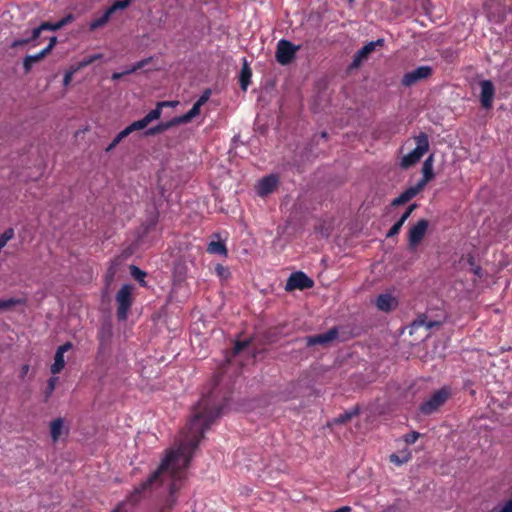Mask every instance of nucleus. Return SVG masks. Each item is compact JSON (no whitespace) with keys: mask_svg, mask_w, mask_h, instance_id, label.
<instances>
[{"mask_svg":"<svg viewBox=\"0 0 512 512\" xmlns=\"http://www.w3.org/2000/svg\"><path fill=\"white\" fill-rule=\"evenodd\" d=\"M402 226H403L402 221L398 220L397 222H395L393 224V226L387 232L386 237L391 238V237L396 236L400 232Z\"/></svg>","mask_w":512,"mask_h":512,"instance_id":"nucleus-40","label":"nucleus"},{"mask_svg":"<svg viewBox=\"0 0 512 512\" xmlns=\"http://www.w3.org/2000/svg\"><path fill=\"white\" fill-rule=\"evenodd\" d=\"M73 20H74V16L72 14H68L56 23L42 22L41 28L43 29V31L44 30L56 31V30L61 29L64 26L68 25Z\"/></svg>","mask_w":512,"mask_h":512,"instance_id":"nucleus-23","label":"nucleus"},{"mask_svg":"<svg viewBox=\"0 0 512 512\" xmlns=\"http://www.w3.org/2000/svg\"><path fill=\"white\" fill-rule=\"evenodd\" d=\"M384 45V39L380 38L376 41H371L365 44L360 50H358L352 60L350 65L351 68L359 67L364 61L367 60L368 56L375 51V49L379 46Z\"/></svg>","mask_w":512,"mask_h":512,"instance_id":"nucleus-10","label":"nucleus"},{"mask_svg":"<svg viewBox=\"0 0 512 512\" xmlns=\"http://www.w3.org/2000/svg\"><path fill=\"white\" fill-rule=\"evenodd\" d=\"M300 46L292 44L290 41L281 39L277 44L275 53L276 60L281 65H287L292 62Z\"/></svg>","mask_w":512,"mask_h":512,"instance_id":"nucleus-6","label":"nucleus"},{"mask_svg":"<svg viewBox=\"0 0 512 512\" xmlns=\"http://www.w3.org/2000/svg\"><path fill=\"white\" fill-rule=\"evenodd\" d=\"M428 221L426 219L418 220L408 231V245L411 250H414L423 240L427 229Z\"/></svg>","mask_w":512,"mask_h":512,"instance_id":"nucleus-9","label":"nucleus"},{"mask_svg":"<svg viewBox=\"0 0 512 512\" xmlns=\"http://www.w3.org/2000/svg\"><path fill=\"white\" fill-rule=\"evenodd\" d=\"M416 147L401 159L400 165L407 169L416 164L429 149L428 136L420 133L416 138Z\"/></svg>","mask_w":512,"mask_h":512,"instance_id":"nucleus-2","label":"nucleus"},{"mask_svg":"<svg viewBox=\"0 0 512 512\" xmlns=\"http://www.w3.org/2000/svg\"><path fill=\"white\" fill-rule=\"evenodd\" d=\"M207 251L211 254H217L224 257L227 256V248L225 243L222 241H211L208 244Z\"/></svg>","mask_w":512,"mask_h":512,"instance_id":"nucleus-32","label":"nucleus"},{"mask_svg":"<svg viewBox=\"0 0 512 512\" xmlns=\"http://www.w3.org/2000/svg\"><path fill=\"white\" fill-rule=\"evenodd\" d=\"M128 6V0H117L98 18L93 19L89 24L90 31H96L104 27L116 14L117 11L123 10Z\"/></svg>","mask_w":512,"mask_h":512,"instance_id":"nucleus-5","label":"nucleus"},{"mask_svg":"<svg viewBox=\"0 0 512 512\" xmlns=\"http://www.w3.org/2000/svg\"><path fill=\"white\" fill-rule=\"evenodd\" d=\"M210 94L211 92L209 89L205 90L196 102L203 106L208 101Z\"/></svg>","mask_w":512,"mask_h":512,"instance_id":"nucleus-45","label":"nucleus"},{"mask_svg":"<svg viewBox=\"0 0 512 512\" xmlns=\"http://www.w3.org/2000/svg\"><path fill=\"white\" fill-rule=\"evenodd\" d=\"M176 126V123H174V119H171L166 122H161L148 130L145 131L146 136H152L156 134H160L165 132L166 130L170 129L171 127Z\"/></svg>","mask_w":512,"mask_h":512,"instance_id":"nucleus-29","label":"nucleus"},{"mask_svg":"<svg viewBox=\"0 0 512 512\" xmlns=\"http://www.w3.org/2000/svg\"><path fill=\"white\" fill-rule=\"evenodd\" d=\"M154 68H155V63H154L153 57H148L141 61L136 62L133 65H130V73L136 72L139 70L151 71Z\"/></svg>","mask_w":512,"mask_h":512,"instance_id":"nucleus-28","label":"nucleus"},{"mask_svg":"<svg viewBox=\"0 0 512 512\" xmlns=\"http://www.w3.org/2000/svg\"><path fill=\"white\" fill-rule=\"evenodd\" d=\"M176 105H178L177 101H162L158 102L154 109H159V112L161 114L163 107H175Z\"/></svg>","mask_w":512,"mask_h":512,"instance_id":"nucleus-42","label":"nucleus"},{"mask_svg":"<svg viewBox=\"0 0 512 512\" xmlns=\"http://www.w3.org/2000/svg\"><path fill=\"white\" fill-rule=\"evenodd\" d=\"M130 277L133 278L139 286L147 288V273L135 265H130Z\"/></svg>","mask_w":512,"mask_h":512,"instance_id":"nucleus-25","label":"nucleus"},{"mask_svg":"<svg viewBox=\"0 0 512 512\" xmlns=\"http://www.w3.org/2000/svg\"><path fill=\"white\" fill-rule=\"evenodd\" d=\"M337 336L338 330L336 328H331L325 333L307 337L306 345L309 347L314 345H324L336 339Z\"/></svg>","mask_w":512,"mask_h":512,"instance_id":"nucleus-13","label":"nucleus"},{"mask_svg":"<svg viewBox=\"0 0 512 512\" xmlns=\"http://www.w3.org/2000/svg\"><path fill=\"white\" fill-rule=\"evenodd\" d=\"M74 72H75L74 70H70L65 73L64 78H63L64 86H67L70 84V82L72 81Z\"/></svg>","mask_w":512,"mask_h":512,"instance_id":"nucleus-48","label":"nucleus"},{"mask_svg":"<svg viewBox=\"0 0 512 512\" xmlns=\"http://www.w3.org/2000/svg\"><path fill=\"white\" fill-rule=\"evenodd\" d=\"M450 389L442 387L433 393L426 401L420 405V411L424 415H430L438 410L449 398Z\"/></svg>","mask_w":512,"mask_h":512,"instance_id":"nucleus-3","label":"nucleus"},{"mask_svg":"<svg viewBox=\"0 0 512 512\" xmlns=\"http://www.w3.org/2000/svg\"><path fill=\"white\" fill-rule=\"evenodd\" d=\"M201 107L202 106L199 103L195 102L188 112L181 116L174 117V123H176V125H179L182 123L190 122L194 117H196L200 113Z\"/></svg>","mask_w":512,"mask_h":512,"instance_id":"nucleus-24","label":"nucleus"},{"mask_svg":"<svg viewBox=\"0 0 512 512\" xmlns=\"http://www.w3.org/2000/svg\"><path fill=\"white\" fill-rule=\"evenodd\" d=\"M432 67L429 65H422L412 71L405 73L401 79V84L404 87H410L419 81L427 79L432 74Z\"/></svg>","mask_w":512,"mask_h":512,"instance_id":"nucleus-7","label":"nucleus"},{"mask_svg":"<svg viewBox=\"0 0 512 512\" xmlns=\"http://www.w3.org/2000/svg\"><path fill=\"white\" fill-rule=\"evenodd\" d=\"M498 512H512V499L508 500Z\"/></svg>","mask_w":512,"mask_h":512,"instance_id":"nucleus-49","label":"nucleus"},{"mask_svg":"<svg viewBox=\"0 0 512 512\" xmlns=\"http://www.w3.org/2000/svg\"><path fill=\"white\" fill-rule=\"evenodd\" d=\"M440 323L437 321H426L425 316H420L416 320H414L411 324V330L417 329L418 327L425 326L428 330L438 326ZM412 333V331H410Z\"/></svg>","mask_w":512,"mask_h":512,"instance_id":"nucleus-35","label":"nucleus"},{"mask_svg":"<svg viewBox=\"0 0 512 512\" xmlns=\"http://www.w3.org/2000/svg\"><path fill=\"white\" fill-rule=\"evenodd\" d=\"M72 348L71 342H66L59 346L54 355V363L51 365V373L59 374L65 367L64 354Z\"/></svg>","mask_w":512,"mask_h":512,"instance_id":"nucleus-12","label":"nucleus"},{"mask_svg":"<svg viewBox=\"0 0 512 512\" xmlns=\"http://www.w3.org/2000/svg\"><path fill=\"white\" fill-rule=\"evenodd\" d=\"M128 137V127L124 128L114 139L113 141L107 146L106 151L109 152L113 148H115L120 141H122L124 138Z\"/></svg>","mask_w":512,"mask_h":512,"instance_id":"nucleus-37","label":"nucleus"},{"mask_svg":"<svg viewBox=\"0 0 512 512\" xmlns=\"http://www.w3.org/2000/svg\"><path fill=\"white\" fill-rule=\"evenodd\" d=\"M139 441H140V436H137V437H136V439H135V444H136V446H138V445H139Z\"/></svg>","mask_w":512,"mask_h":512,"instance_id":"nucleus-57","label":"nucleus"},{"mask_svg":"<svg viewBox=\"0 0 512 512\" xmlns=\"http://www.w3.org/2000/svg\"><path fill=\"white\" fill-rule=\"evenodd\" d=\"M92 64V60L90 58V56L88 57H85L80 63H79V67H86L88 65H91Z\"/></svg>","mask_w":512,"mask_h":512,"instance_id":"nucleus-51","label":"nucleus"},{"mask_svg":"<svg viewBox=\"0 0 512 512\" xmlns=\"http://www.w3.org/2000/svg\"><path fill=\"white\" fill-rule=\"evenodd\" d=\"M321 136H322L323 138H326V137H327V133H326V132H323V133L321 134Z\"/></svg>","mask_w":512,"mask_h":512,"instance_id":"nucleus-58","label":"nucleus"},{"mask_svg":"<svg viewBox=\"0 0 512 512\" xmlns=\"http://www.w3.org/2000/svg\"><path fill=\"white\" fill-rule=\"evenodd\" d=\"M64 432L65 434H68L69 429L65 428L64 420L62 418L59 417L50 422V436L53 442H57Z\"/></svg>","mask_w":512,"mask_h":512,"instance_id":"nucleus-20","label":"nucleus"},{"mask_svg":"<svg viewBox=\"0 0 512 512\" xmlns=\"http://www.w3.org/2000/svg\"><path fill=\"white\" fill-rule=\"evenodd\" d=\"M278 185V178L275 175L263 177L257 184L256 190L259 196L264 197L274 191Z\"/></svg>","mask_w":512,"mask_h":512,"instance_id":"nucleus-14","label":"nucleus"},{"mask_svg":"<svg viewBox=\"0 0 512 512\" xmlns=\"http://www.w3.org/2000/svg\"><path fill=\"white\" fill-rule=\"evenodd\" d=\"M252 72L249 67L247 60L243 59V66L239 75L240 87L243 91H246L251 82Z\"/></svg>","mask_w":512,"mask_h":512,"instance_id":"nucleus-22","label":"nucleus"},{"mask_svg":"<svg viewBox=\"0 0 512 512\" xmlns=\"http://www.w3.org/2000/svg\"><path fill=\"white\" fill-rule=\"evenodd\" d=\"M418 438H419V433L412 432V433L405 435L404 440L407 444H413L417 441Z\"/></svg>","mask_w":512,"mask_h":512,"instance_id":"nucleus-44","label":"nucleus"},{"mask_svg":"<svg viewBox=\"0 0 512 512\" xmlns=\"http://www.w3.org/2000/svg\"><path fill=\"white\" fill-rule=\"evenodd\" d=\"M29 371V365L25 364L21 368V377L23 378Z\"/></svg>","mask_w":512,"mask_h":512,"instance_id":"nucleus-52","label":"nucleus"},{"mask_svg":"<svg viewBox=\"0 0 512 512\" xmlns=\"http://www.w3.org/2000/svg\"><path fill=\"white\" fill-rule=\"evenodd\" d=\"M314 285L313 280L308 277L304 272L297 271L292 273L285 284L286 291L305 290L312 288Z\"/></svg>","mask_w":512,"mask_h":512,"instance_id":"nucleus-8","label":"nucleus"},{"mask_svg":"<svg viewBox=\"0 0 512 512\" xmlns=\"http://www.w3.org/2000/svg\"><path fill=\"white\" fill-rule=\"evenodd\" d=\"M90 58L92 60V63H94L96 60L102 58V55L101 54H94V55H91Z\"/></svg>","mask_w":512,"mask_h":512,"instance_id":"nucleus-55","label":"nucleus"},{"mask_svg":"<svg viewBox=\"0 0 512 512\" xmlns=\"http://www.w3.org/2000/svg\"><path fill=\"white\" fill-rule=\"evenodd\" d=\"M127 73H128L127 71H124V72H122V73H114V74L112 75V79H114V80H115V79H118V78H120V77H122V76L126 75Z\"/></svg>","mask_w":512,"mask_h":512,"instance_id":"nucleus-54","label":"nucleus"},{"mask_svg":"<svg viewBox=\"0 0 512 512\" xmlns=\"http://www.w3.org/2000/svg\"><path fill=\"white\" fill-rule=\"evenodd\" d=\"M215 272L221 279H227L230 276L229 269L221 264L216 265Z\"/></svg>","mask_w":512,"mask_h":512,"instance_id":"nucleus-41","label":"nucleus"},{"mask_svg":"<svg viewBox=\"0 0 512 512\" xmlns=\"http://www.w3.org/2000/svg\"><path fill=\"white\" fill-rule=\"evenodd\" d=\"M56 381H57V378H53V377L48 380L46 391H45V401H47L51 397L53 391L55 390Z\"/></svg>","mask_w":512,"mask_h":512,"instance_id":"nucleus-39","label":"nucleus"},{"mask_svg":"<svg viewBox=\"0 0 512 512\" xmlns=\"http://www.w3.org/2000/svg\"><path fill=\"white\" fill-rule=\"evenodd\" d=\"M129 295H130V301L132 300V296H133V289H132V286L130 285V292H129Z\"/></svg>","mask_w":512,"mask_h":512,"instance_id":"nucleus-56","label":"nucleus"},{"mask_svg":"<svg viewBox=\"0 0 512 512\" xmlns=\"http://www.w3.org/2000/svg\"><path fill=\"white\" fill-rule=\"evenodd\" d=\"M128 6V0H117L98 18L93 19L89 24L90 31H96L104 27L116 14L117 11L123 10Z\"/></svg>","mask_w":512,"mask_h":512,"instance_id":"nucleus-4","label":"nucleus"},{"mask_svg":"<svg viewBox=\"0 0 512 512\" xmlns=\"http://www.w3.org/2000/svg\"><path fill=\"white\" fill-rule=\"evenodd\" d=\"M422 189L419 188L417 185L407 188L405 191H403L398 197H396L391 205L392 206H399L402 204L407 203L412 198H414Z\"/></svg>","mask_w":512,"mask_h":512,"instance_id":"nucleus-21","label":"nucleus"},{"mask_svg":"<svg viewBox=\"0 0 512 512\" xmlns=\"http://www.w3.org/2000/svg\"><path fill=\"white\" fill-rule=\"evenodd\" d=\"M411 459V452L408 449L393 453L389 456L390 462L397 466L407 463Z\"/></svg>","mask_w":512,"mask_h":512,"instance_id":"nucleus-30","label":"nucleus"},{"mask_svg":"<svg viewBox=\"0 0 512 512\" xmlns=\"http://www.w3.org/2000/svg\"><path fill=\"white\" fill-rule=\"evenodd\" d=\"M397 299L391 294H380L375 301L376 307L383 312H389L397 306Z\"/></svg>","mask_w":512,"mask_h":512,"instance_id":"nucleus-17","label":"nucleus"},{"mask_svg":"<svg viewBox=\"0 0 512 512\" xmlns=\"http://www.w3.org/2000/svg\"><path fill=\"white\" fill-rule=\"evenodd\" d=\"M423 177L416 184L419 188L423 189L424 186L434 177L433 172V156L430 155L423 163L422 166Z\"/></svg>","mask_w":512,"mask_h":512,"instance_id":"nucleus-19","label":"nucleus"},{"mask_svg":"<svg viewBox=\"0 0 512 512\" xmlns=\"http://www.w3.org/2000/svg\"><path fill=\"white\" fill-rule=\"evenodd\" d=\"M349 2H354L355 0H348Z\"/></svg>","mask_w":512,"mask_h":512,"instance_id":"nucleus-59","label":"nucleus"},{"mask_svg":"<svg viewBox=\"0 0 512 512\" xmlns=\"http://www.w3.org/2000/svg\"><path fill=\"white\" fill-rule=\"evenodd\" d=\"M125 259V253H122L119 257H117L115 260L112 261L110 267L107 270L105 281L107 285H110V283L113 281L114 276L118 272L119 266L121 265L122 261Z\"/></svg>","mask_w":512,"mask_h":512,"instance_id":"nucleus-26","label":"nucleus"},{"mask_svg":"<svg viewBox=\"0 0 512 512\" xmlns=\"http://www.w3.org/2000/svg\"><path fill=\"white\" fill-rule=\"evenodd\" d=\"M486 11L489 21L493 23H502L509 12L507 7L502 4L489 5L486 7Z\"/></svg>","mask_w":512,"mask_h":512,"instance_id":"nucleus-15","label":"nucleus"},{"mask_svg":"<svg viewBox=\"0 0 512 512\" xmlns=\"http://www.w3.org/2000/svg\"><path fill=\"white\" fill-rule=\"evenodd\" d=\"M158 221V216L156 213H152L147 220L142 224V232L138 235V241H140L149 231L155 228Z\"/></svg>","mask_w":512,"mask_h":512,"instance_id":"nucleus-31","label":"nucleus"},{"mask_svg":"<svg viewBox=\"0 0 512 512\" xmlns=\"http://www.w3.org/2000/svg\"><path fill=\"white\" fill-rule=\"evenodd\" d=\"M219 414L220 410L210 395L200 399L193 409L192 418L181 434L177 448L169 450L159 468L146 481L134 488L130 493V504L152 495L154 491L161 488L170 496L165 508L172 507L176 501L174 494L184 483L186 469L195 450L204 433Z\"/></svg>","mask_w":512,"mask_h":512,"instance_id":"nucleus-1","label":"nucleus"},{"mask_svg":"<svg viewBox=\"0 0 512 512\" xmlns=\"http://www.w3.org/2000/svg\"><path fill=\"white\" fill-rule=\"evenodd\" d=\"M42 31H43V29L41 28V25H40L37 28H34L32 30L30 37H28L26 39L15 40L13 42L12 46L13 47L24 46V45L28 44L29 42L35 41L36 39H38L40 37V34Z\"/></svg>","mask_w":512,"mask_h":512,"instance_id":"nucleus-34","label":"nucleus"},{"mask_svg":"<svg viewBox=\"0 0 512 512\" xmlns=\"http://www.w3.org/2000/svg\"><path fill=\"white\" fill-rule=\"evenodd\" d=\"M480 102L484 109H490L495 96V87L491 80H483L480 82Z\"/></svg>","mask_w":512,"mask_h":512,"instance_id":"nucleus-11","label":"nucleus"},{"mask_svg":"<svg viewBox=\"0 0 512 512\" xmlns=\"http://www.w3.org/2000/svg\"><path fill=\"white\" fill-rule=\"evenodd\" d=\"M417 207L416 204H411L406 211L401 215L399 221H402V224L405 223V221L410 217L411 213L414 211V209Z\"/></svg>","mask_w":512,"mask_h":512,"instance_id":"nucleus-43","label":"nucleus"},{"mask_svg":"<svg viewBox=\"0 0 512 512\" xmlns=\"http://www.w3.org/2000/svg\"><path fill=\"white\" fill-rule=\"evenodd\" d=\"M350 511H351V508L349 506H343L333 512H350Z\"/></svg>","mask_w":512,"mask_h":512,"instance_id":"nucleus-53","label":"nucleus"},{"mask_svg":"<svg viewBox=\"0 0 512 512\" xmlns=\"http://www.w3.org/2000/svg\"><path fill=\"white\" fill-rule=\"evenodd\" d=\"M57 43V37L53 36L49 39V44L44 48V50L49 54L51 50L54 48V46Z\"/></svg>","mask_w":512,"mask_h":512,"instance_id":"nucleus-47","label":"nucleus"},{"mask_svg":"<svg viewBox=\"0 0 512 512\" xmlns=\"http://www.w3.org/2000/svg\"><path fill=\"white\" fill-rule=\"evenodd\" d=\"M127 507L125 502H121L117 505V507L113 510V512H127Z\"/></svg>","mask_w":512,"mask_h":512,"instance_id":"nucleus-50","label":"nucleus"},{"mask_svg":"<svg viewBox=\"0 0 512 512\" xmlns=\"http://www.w3.org/2000/svg\"><path fill=\"white\" fill-rule=\"evenodd\" d=\"M160 118L159 109H152L142 119L130 124V132L144 129L150 122Z\"/></svg>","mask_w":512,"mask_h":512,"instance_id":"nucleus-18","label":"nucleus"},{"mask_svg":"<svg viewBox=\"0 0 512 512\" xmlns=\"http://www.w3.org/2000/svg\"><path fill=\"white\" fill-rule=\"evenodd\" d=\"M20 303H21V301L19 299H15V298L0 300V310L9 309L15 305L20 304Z\"/></svg>","mask_w":512,"mask_h":512,"instance_id":"nucleus-38","label":"nucleus"},{"mask_svg":"<svg viewBox=\"0 0 512 512\" xmlns=\"http://www.w3.org/2000/svg\"><path fill=\"white\" fill-rule=\"evenodd\" d=\"M111 336H112L111 325L109 323L103 324L98 332V339H99L100 345L102 347L105 346L110 341Z\"/></svg>","mask_w":512,"mask_h":512,"instance_id":"nucleus-33","label":"nucleus"},{"mask_svg":"<svg viewBox=\"0 0 512 512\" xmlns=\"http://www.w3.org/2000/svg\"><path fill=\"white\" fill-rule=\"evenodd\" d=\"M248 344H249V341H247V340L237 341L235 343V347H234L235 353H239L240 351H242L245 347L248 346Z\"/></svg>","mask_w":512,"mask_h":512,"instance_id":"nucleus-46","label":"nucleus"},{"mask_svg":"<svg viewBox=\"0 0 512 512\" xmlns=\"http://www.w3.org/2000/svg\"><path fill=\"white\" fill-rule=\"evenodd\" d=\"M117 300L119 302L118 318L125 320L128 313V283L122 285L118 292Z\"/></svg>","mask_w":512,"mask_h":512,"instance_id":"nucleus-16","label":"nucleus"},{"mask_svg":"<svg viewBox=\"0 0 512 512\" xmlns=\"http://www.w3.org/2000/svg\"><path fill=\"white\" fill-rule=\"evenodd\" d=\"M48 55V53L42 49L39 53L37 54H34V55H27L25 58H24V61H23V67H24V70L25 72H29L33 66V64L41 61L44 57H46Z\"/></svg>","mask_w":512,"mask_h":512,"instance_id":"nucleus-27","label":"nucleus"},{"mask_svg":"<svg viewBox=\"0 0 512 512\" xmlns=\"http://www.w3.org/2000/svg\"><path fill=\"white\" fill-rule=\"evenodd\" d=\"M357 414H358V409L357 408H354V409H352L350 411H346L343 414H340L338 417H336L334 419V423L343 424V423L347 422L348 420H350L352 417H354Z\"/></svg>","mask_w":512,"mask_h":512,"instance_id":"nucleus-36","label":"nucleus"}]
</instances>
